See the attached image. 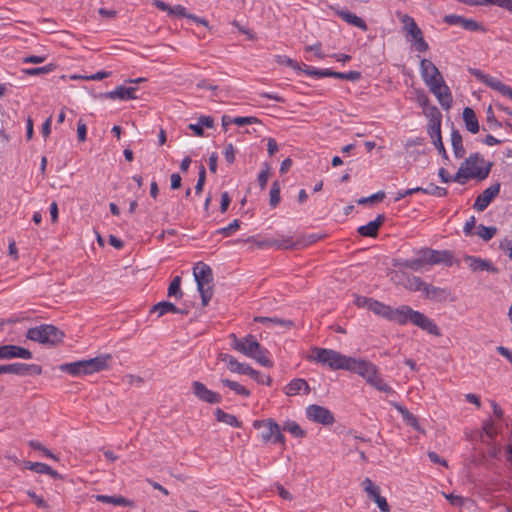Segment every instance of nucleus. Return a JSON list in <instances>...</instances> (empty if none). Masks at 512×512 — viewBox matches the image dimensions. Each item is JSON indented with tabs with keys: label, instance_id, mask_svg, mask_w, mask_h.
Masks as SVG:
<instances>
[{
	"label": "nucleus",
	"instance_id": "1",
	"mask_svg": "<svg viewBox=\"0 0 512 512\" xmlns=\"http://www.w3.org/2000/svg\"><path fill=\"white\" fill-rule=\"evenodd\" d=\"M393 323L400 326L410 323L426 331L428 334L441 336L439 327L432 319L427 317L424 313L414 310L409 305H400L395 308Z\"/></svg>",
	"mask_w": 512,
	"mask_h": 512
},
{
	"label": "nucleus",
	"instance_id": "2",
	"mask_svg": "<svg viewBox=\"0 0 512 512\" xmlns=\"http://www.w3.org/2000/svg\"><path fill=\"white\" fill-rule=\"evenodd\" d=\"M346 370L358 374L378 391L387 394L395 393L392 387L384 383L383 379L379 376L377 366L368 360L350 357Z\"/></svg>",
	"mask_w": 512,
	"mask_h": 512
},
{
	"label": "nucleus",
	"instance_id": "3",
	"mask_svg": "<svg viewBox=\"0 0 512 512\" xmlns=\"http://www.w3.org/2000/svg\"><path fill=\"white\" fill-rule=\"evenodd\" d=\"M477 163H484V159L479 152L471 153L464 161L457 173L452 176V181L465 184L467 179H477L482 181L486 179L494 165L493 162H487L484 167H477Z\"/></svg>",
	"mask_w": 512,
	"mask_h": 512
},
{
	"label": "nucleus",
	"instance_id": "4",
	"mask_svg": "<svg viewBox=\"0 0 512 512\" xmlns=\"http://www.w3.org/2000/svg\"><path fill=\"white\" fill-rule=\"evenodd\" d=\"M350 356L341 354L338 351L313 347L311 354L307 357L309 361L329 367L331 370H346Z\"/></svg>",
	"mask_w": 512,
	"mask_h": 512
},
{
	"label": "nucleus",
	"instance_id": "5",
	"mask_svg": "<svg viewBox=\"0 0 512 512\" xmlns=\"http://www.w3.org/2000/svg\"><path fill=\"white\" fill-rule=\"evenodd\" d=\"M25 336L28 340L55 347L63 342L65 333L52 324H41L29 328Z\"/></svg>",
	"mask_w": 512,
	"mask_h": 512
},
{
	"label": "nucleus",
	"instance_id": "6",
	"mask_svg": "<svg viewBox=\"0 0 512 512\" xmlns=\"http://www.w3.org/2000/svg\"><path fill=\"white\" fill-rule=\"evenodd\" d=\"M193 275L197 283V289L201 296L202 306H207L213 296V272L211 267L203 262H198L193 268Z\"/></svg>",
	"mask_w": 512,
	"mask_h": 512
},
{
	"label": "nucleus",
	"instance_id": "7",
	"mask_svg": "<svg viewBox=\"0 0 512 512\" xmlns=\"http://www.w3.org/2000/svg\"><path fill=\"white\" fill-rule=\"evenodd\" d=\"M253 427L261 430V439L264 443L284 444V435L281 433L280 426L273 419L255 420Z\"/></svg>",
	"mask_w": 512,
	"mask_h": 512
},
{
	"label": "nucleus",
	"instance_id": "8",
	"mask_svg": "<svg viewBox=\"0 0 512 512\" xmlns=\"http://www.w3.org/2000/svg\"><path fill=\"white\" fill-rule=\"evenodd\" d=\"M152 4L161 11H166L170 17H185L197 24L209 27L208 21L205 18L196 16L195 14L188 13L187 9L182 5L169 6L162 0H153Z\"/></svg>",
	"mask_w": 512,
	"mask_h": 512
},
{
	"label": "nucleus",
	"instance_id": "9",
	"mask_svg": "<svg viewBox=\"0 0 512 512\" xmlns=\"http://www.w3.org/2000/svg\"><path fill=\"white\" fill-rule=\"evenodd\" d=\"M230 338L232 339V348L247 357L254 356L255 350L260 349V343L252 334L244 338H238L235 334H231Z\"/></svg>",
	"mask_w": 512,
	"mask_h": 512
},
{
	"label": "nucleus",
	"instance_id": "10",
	"mask_svg": "<svg viewBox=\"0 0 512 512\" xmlns=\"http://www.w3.org/2000/svg\"><path fill=\"white\" fill-rule=\"evenodd\" d=\"M241 242L253 243L257 248H265V247H276L278 249L290 250L295 249L296 243H294L291 237H283L282 239L275 238H265L262 240H257L254 236H250L245 240H240Z\"/></svg>",
	"mask_w": 512,
	"mask_h": 512
},
{
	"label": "nucleus",
	"instance_id": "11",
	"mask_svg": "<svg viewBox=\"0 0 512 512\" xmlns=\"http://www.w3.org/2000/svg\"><path fill=\"white\" fill-rule=\"evenodd\" d=\"M414 281L417 282L414 291H422L426 298L438 302L448 300L449 292L446 289L428 284L419 277H414Z\"/></svg>",
	"mask_w": 512,
	"mask_h": 512
},
{
	"label": "nucleus",
	"instance_id": "12",
	"mask_svg": "<svg viewBox=\"0 0 512 512\" xmlns=\"http://www.w3.org/2000/svg\"><path fill=\"white\" fill-rule=\"evenodd\" d=\"M306 416L309 420L324 426L332 425L335 422L333 413L326 407L311 404L306 408Z\"/></svg>",
	"mask_w": 512,
	"mask_h": 512
},
{
	"label": "nucleus",
	"instance_id": "13",
	"mask_svg": "<svg viewBox=\"0 0 512 512\" xmlns=\"http://www.w3.org/2000/svg\"><path fill=\"white\" fill-rule=\"evenodd\" d=\"M8 373L19 376L41 375L42 367L37 364L11 363L0 365V374Z\"/></svg>",
	"mask_w": 512,
	"mask_h": 512
},
{
	"label": "nucleus",
	"instance_id": "14",
	"mask_svg": "<svg viewBox=\"0 0 512 512\" xmlns=\"http://www.w3.org/2000/svg\"><path fill=\"white\" fill-rule=\"evenodd\" d=\"M431 93L437 98L439 104L444 110H449L452 107L453 97L450 88L439 80L427 85Z\"/></svg>",
	"mask_w": 512,
	"mask_h": 512
},
{
	"label": "nucleus",
	"instance_id": "15",
	"mask_svg": "<svg viewBox=\"0 0 512 512\" xmlns=\"http://www.w3.org/2000/svg\"><path fill=\"white\" fill-rule=\"evenodd\" d=\"M424 260L428 265L445 264L451 266L453 264L454 254L448 250H433L430 248H423Z\"/></svg>",
	"mask_w": 512,
	"mask_h": 512
},
{
	"label": "nucleus",
	"instance_id": "16",
	"mask_svg": "<svg viewBox=\"0 0 512 512\" xmlns=\"http://www.w3.org/2000/svg\"><path fill=\"white\" fill-rule=\"evenodd\" d=\"M362 486L369 498L377 504L381 512H390L391 508L386 498L380 495V488L375 485L370 478H365L362 481Z\"/></svg>",
	"mask_w": 512,
	"mask_h": 512
},
{
	"label": "nucleus",
	"instance_id": "17",
	"mask_svg": "<svg viewBox=\"0 0 512 512\" xmlns=\"http://www.w3.org/2000/svg\"><path fill=\"white\" fill-rule=\"evenodd\" d=\"M192 392L200 400L209 404H218L221 402L222 397L217 392L208 389L202 382H192Z\"/></svg>",
	"mask_w": 512,
	"mask_h": 512
},
{
	"label": "nucleus",
	"instance_id": "18",
	"mask_svg": "<svg viewBox=\"0 0 512 512\" xmlns=\"http://www.w3.org/2000/svg\"><path fill=\"white\" fill-rule=\"evenodd\" d=\"M500 192V183H494L479 194L473 204L477 211H484L489 204L498 196Z\"/></svg>",
	"mask_w": 512,
	"mask_h": 512
},
{
	"label": "nucleus",
	"instance_id": "19",
	"mask_svg": "<svg viewBox=\"0 0 512 512\" xmlns=\"http://www.w3.org/2000/svg\"><path fill=\"white\" fill-rule=\"evenodd\" d=\"M420 72L426 85L439 80L443 83V75L431 60L424 58L420 61Z\"/></svg>",
	"mask_w": 512,
	"mask_h": 512
},
{
	"label": "nucleus",
	"instance_id": "20",
	"mask_svg": "<svg viewBox=\"0 0 512 512\" xmlns=\"http://www.w3.org/2000/svg\"><path fill=\"white\" fill-rule=\"evenodd\" d=\"M32 357V352L27 348L12 344L0 346V359L2 360L14 358L31 359Z\"/></svg>",
	"mask_w": 512,
	"mask_h": 512
},
{
	"label": "nucleus",
	"instance_id": "21",
	"mask_svg": "<svg viewBox=\"0 0 512 512\" xmlns=\"http://www.w3.org/2000/svg\"><path fill=\"white\" fill-rule=\"evenodd\" d=\"M137 87H126L124 85H119L115 88L113 91L101 93V98H107V99H120L123 101L126 100H134L138 99V96L136 95Z\"/></svg>",
	"mask_w": 512,
	"mask_h": 512
},
{
	"label": "nucleus",
	"instance_id": "22",
	"mask_svg": "<svg viewBox=\"0 0 512 512\" xmlns=\"http://www.w3.org/2000/svg\"><path fill=\"white\" fill-rule=\"evenodd\" d=\"M219 360L226 362L228 369L233 373L244 374V375L256 374L255 369L252 368L249 364L238 362L237 359L230 354L221 353L219 355Z\"/></svg>",
	"mask_w": 512,
	"mask_h": 512
},
{
	"label": "nucleus",
	"instance_id": "23",
	"mask_svg": "<svg viewBox=\"0 0 512 512\" xmlns=\"http://www.w3.org/2000/svg\"><path fill=\"white\" fill-rule=\"evenodd\" d=\"M385 220L386 216L384 214H379L375 220L358 227L357 232L362 237L375 238L378 236L379 229L384 224Z\"/></svg>",
	"mask_w": 512,
	"mask_h": 512
},
{
	"label": "nucleus",
	"instance_id": "24",
	"mask_svg": "<svg viewBox=\"0 0 512 512\" xmlns=\"http://www.w3.org/2000/svg\"><path fill=\"white\" fill-rule=\"evenodd\" d=\"M465 261L469 263L472 271H487L491 273H498V268L495 267L490 260L482 259L476 256H466Z\"/></svg>",
	"mask_w": 512,
	"mask_h": 512
},
{
	"label": "nucleus",
	"instance_id": "25",
	"mask_svg": "<svg viewBox=\"0 0 512 512\" xmlns=\"http://www.w3.org/2000/svg\"><path fill=\"white\" fill-rule=\"evenodd\" d=\"M112 359L110 354H103L87 360L88 373L93 374L109 368Z\"/></svg>",
	"mask_w": 512,
	"mask_h": 512
},
{
	"label": "nucleus",
	"instance_id": "26",
	"mask_svg": "<svg viewBox=\"0 0 512 512\" xmlns=\"http://www.w3.org/2000/svg\"><path fill=\"white\" fill-rule=\"evenodd\" d=\"M391 405L401 414L407 425L413 427L418 432H424L423 428L419 425L416 416L412 414L405 406L397 402H391Z\"/></svg>",
	"mask_w": 512,
	"mask_h": 512
},
{
	"label": "nucleus",
	"instance_id": "27",
	"mask_svg": "<svg viewBox=\"0 0 512 512\" xmlns=\"http://www.w3.org/2000/svg\"><path fill=\"white\" fill-rule=\"evenodd\" d=\"M335 14L346 21L348 24L353 25L363 31L368 29L366 22L362 18L348 10L336 9Z\"/></svg>",
	"mask_w": 512,
	"mask_h": 512
},
{
	"label": "nucleus",
	"instance_id": "28",
	"mask_svg": "<svg viewBox=\"0 0 512 512\" xmlns=\"http://www.w3.org/2000/svg\"><path fill=\"white\" fill-rule=\"evenodd\" d=\"M370 311L376 314L379 317H382L390 322H393L395 308L380 302L378 300H374L372 303V307H370Z\"/></svg>",
	"mask_w": 512,
	"mask_h": 512
},
{
	"label": "nucleus",
	"instance_id": "29",
	"mask_svg": "<svg viewBox=\"0 0 512 512\" xmlns=\"http://www.w3.org/2000/svg\"><path fill=\"white\" fill-rule=\"evenodd\" d=\"M483 84L512 99V88L509 85L502 83L497 78L487 75L483 81Z\"/></svg>",
	"mask_w": 512,
	"mask_h": 512
},
{
	"label": "nucleus",
	"instance_id": "30",
	"mask_svg": "<svg viewBox=\"0 0 512 512\" xmlns=\"http://www.w3.org/2000/svg\"><path fill=\"white\" fill-rule=\"evenodd\" d=\"M463 120L465 123L466 129L472 133L476 134L479 132V122L476 117L474 110L471 107H465L463 109Z\"/></svg>",
	"mask_w": 512,
	"mask_h": 512
},
{
	"label": "nucleus",
	"instance_id": "31",
	"mask_svg": "<svg viewBox=\"0 0 512 512\" xmlns=\"http://www.w3.org/2000/svg\"><path fill=\"white\" fill-rule=\"evenodd\" d=\"M451 144L454 156L458 159L463 158L465 156L466 151L463 146L462 135L459 132V130L454 127L452 128L451 131Z\"/></svg>",
	"mask_w": 512,
	"mask_h": 512
},
{
	"label": "nucleus",
	"instance_id": "32",
	"mask_svg": "<svg viewBox=\"0 0 512 512\" xmlns=\"http://www.w3.org/2000/svg\"><path fill=\"white\" fill-rule=\"evenodd\" d=\"M96 500L98 502L107 503V504H113V505H119V506H134V502L132 500H129L123 496H117V495H103L98 494L95 496Z\"/></svg>",
	"mask_w": 512,
	"mask_h": 512
},
{
	"label": "nucleus",
	"instance_id": "33",
	"mask_svg": "<svg viewBox=\"0 0 512 512\" xmlns=\"http://www.w3.org/2000/svg\"><path fill=\"white\" fill-rule=\"evenodd\" d=\"M214 415L218 422H222L236 428L242 427V422L239 421L236 416L226 413L221 408H216Z\"/></svg>",
	"mask_w": 512,
	"mask_h": 512
},
{
	"label": "nucleus",
	"instance_id": "34",
	"mask_svg": "<svg viewBox=\"0 0 512 512\" xmlns=\"http://www.w3.org/2000/svg\"><path fill=\"white\" fill-rule=\"evenodd\" d=\"M178 307L170 302V301H160L156 304H154L151 309L150 313H157L158 317H161L165 315L166 313H177Z\"/></svg>",
	"mask_w": 512,
	"mask_h": 512
},
{
	"label": "nucleus",
	"instance_id": "35",
	"mask_svg": "<svg viewBox=\"0 0 512 512\" xmlns=\"http://www.w3.org/2000/svg\"><path fill=\"white\" fill-rule=\"evenodd\" d=\"M418 253L420 254L419 258L403 260L400 262L399 265L403 268L411 269V270H418V269L422 268L423 266H425L427 264V262L424 260L423 249L419 250Z\"/></svg>",
	"mask_w": 512,
	"mask_h": 512
},
{
	"label": "nucleus",
	"instance_id": "36",
	"mask_svg": "<svg viewBox=\"0 0 512 512\" xmlns=\"http://www.w3.org/2000/svg\"><path fill=\"white\" fill-rule=\"evenodd\" d=\"M268 350L260 345V349L255 350L254 356H250V358L254 359L260 365L264 367H272L273 362L267 357Z\"/></svg>",
	"mask_w": 512,
	"mask_h": 512
},
{
	"label": "nucleus",
	"instance_id": "37",
	"mask_svg": "<svg viewBox=\"0 0 512 512\" xmlns=\"http://www.w3.org/2000/svg\"><path fill=\"white\" fill-rule=\"evenodd\" d=\"M168 297H174L175 299H180L183 296V292L181 290V277L175 276L173 280L170 282L168 290Z\"/></svg>",
	"mask_w": 512,
	"mask_h": 512
},
{
	"label": "nucleus",
	"instance_id": "38",
	"mask_svg": "<svg viewBox=\"0 0 512 512\" xmlns=\"http://www.w3.org/2000/svg\"><path fill=\"white\" fill-rule=\"evenodd\" d=\"M221 383L223 384V386L230 388L231 390H233L234 392H236L237 394H239L243 397L250 396V391L246 387H244L243 385L239 384L236 381H232V380L224 378V379H221Z\"/></svg>",
	"mask_w": 512,
	"mask_h": 512
},
{
	"label": "nucleus",
	"instance_id": "39",
	"mask_svg": "<svg viewBox=\"0 0 512 512\" xmlns=\"http://www.w3.org/2000/svg\"><path fill=\"white\" fill-rule=\"evenodd\" d=\"M283 430L291 433L294 437L303 438L306 436V431L303 430L298 423L289 420L283 425Z\"/></svg>",
	"mask_w": 512,
	"mask_h": 512
},
{
	"label": "nucleus",
	"instance_id": "40",
	"mask_svg": "<svg viewBox=\"0 0 512 512\" xmlns=\"http://www.w3.org/2000/svg\"><path fill=\"white\" fill-rule=\"evenodd\" d=\"M299 71L316 78L330 77L331 74V69H317L306 64H303V67H301Z\"/></svg>",
	"mask_w": 512,
	"mask_h": 512
},
{
	"label": "nucleus",
	"instance_id": "41",
	"mask_svg": "<svg viewBox=\"0 0 512 512\" xmlns=\"http://www.w3.org/2000/svg\"><path fill=\"white\" fill-rule=\"evenodd\" d=\"M55 68H56V64L50 63V64H47L42 67L25 68V69H22V72L28 76H36V75H40V74L50 73L53 70H55Z\"/></svg>",
	"mask_w": 512,
	"mask_h": 512
},
{
	"label": "nucleus",
	"instance_id": "42",
	"mask_svg": "<svg viewBox=\"0 0 512 512\" xmlns=\"http://www.w3.org/2000/svg\"><path fill=\"white\" fill-rule=\"evenodd\" d=\"M330 77L340 80L358 81L362 75L359 71L337 72L331 70Z\"/></svg>",
	"mask_w": 512,
	"mask_h": 512
},
{
	"label": "nucleus",
	"instance_id": "43",
	"mask_svg": "<svg viewBox=\"0 0 512 512\" xmlns=\"http://www.w3.org/2000/svg\"><path fill=\"white\" fill-rule=\"evenodd\" d=\"M423 113L429 119L428 123L442 122V114L435 105L429 104L423 108Z\"/></svg>",
	"mask_w": 512,
	"mask_h": 512
},
{
	"label": "nucleus",
	"instance_id": "44",
	"mask_svg": "<svg viewBox=\"0 0 512 512\" xmlns=\"http://www.w3.org/2000/svg\"><path fill=\"white\" fill-rule=\"evenodd\" d=\"M421 193L429 194L437 197H445L448 193L447 189L430 183L428 187H418Z\"/></svg>",
	"mask_w": 512,
	"mask_h": 512
},
{
	"label": "nucleus",
	"instance_id": "45",
	"mask_svg": "<svg viewBox=\"0 0 512 512\" xmlns=\"http://www.w3.org/2000/svg\"><path fill=\"white\" fill-rule=\"evenodd\" d=\"M324 238H325V235H319L316 233L306 235V236L302 237L301 239L294 241V243H296L295 248H297L299 246H301V247L309 246V245L314 244L317 241L322 240Z\"/></svg>",
	"mask_w": 512,
	"mask_h": 512
},
{
	"label": "nucleus",
	"instance_id": "46",
	"mask_svg": "<svg viewBox=\"0 0 512 512\" xmlns=\"http://www.w3.org/2000/svg\"><path fill=\"white\" fill-rule=\"evenodd\" d=\"M280 190H281V188H280L279 181H274L271 185L270 199H269V203L272 208H275L280 203V200H281Z\"/></svg>",
	"mask_w": 512,
	"mask_h": 512
},
{
	"label": "nucleus",
	"instance_id": "47",
	"mask_svg": "<svg viewBox=\"0 0 512 512\" xmlns=\"http://www.w3.org/2000/svg\"><path fill=\"white\" fill-rule=\"evenodd\" d=\"M462 28L471 32L479 31L485 33L487 31V29L481 23L477 22L476 20L467 18H464L462 21Z\"/></svg>",
	"mask_w": 512,
	"mask_h": 512
},
{
	"label": "nucleus",
	"instance_id": "48",
	"mask_svg": "<svg viewBox=\"0 0 512 512\" xmlns=\"http://www.w3.org/2000/svg\"><path fill=\"white\" fill-rule=\"evenodd\" d=\"M477 234L479 237H481L484 241H489L493 238V236L496 234L497 229L494 226H485L483 224H479Z\"/></svg>",
	"mask_w": 512,
	"mask_h": 512
},
{
	"label": "nucleus",
	"instance_id": "49",
	"mask_svg": "<svg viewBox=\"0 0 512 512\" xmlns=\"http://www.w3.org/2000/svg\"><path fill=\"white\" fill-rule=\"evenodd\" d=\"M24 468L31 470L38 474H46L47 471H49V465L41 462H31V461H25Z\"/></svg>",
	"mask_w": 512,
	"mask_h": 512
},
{
	"label": "nucleus",
	"instance_id": "50",
	"mask_svg": "<svg viewBox=\"0 0 512 512\" xmlns=\"http://www.w3.org/2000/svg\"><path fill=\"white\" fill-rule=\"evenodd\" d=\"M385 198V192L384 191H378L368 197H362L357 200V203L359 205L364 204H375L378 202H381Z\"/></svg>",
	"mask_w": 512,
	"mask_h": 512
},
{
	"label": "nucleus",
	"instance_id": "51",
	"mask_svg": "<svg viewBox=\"0 0 512 512\" xmlns=\"http://www.w3.org/2000/svg\"><path fill=\"white\" fill-rule=\"evenodd\" d=\"M270 169H271L270 165L267 162H265L263 164V168L261 169V171L259 172V174L257 176V181H258V184H259V187L261 190L266 188L269 174H270Z\"/></svg>",
	"mask_w": 512,
	"mask_h": 512
},
{
	"label": "nucleus",
	"instance_id": "52",
	"mask_svg": "<svg viewBox=\"0 0 512 512\" xmlns=\"http://www.w3.org/2000/svg\"><path fill=\"white\" fill-rule=\"evenodd\" d=\"M301 384H303L301 378L293 379L284 387V393L288 396L298 394L301 391Z\"/></svg>",
	"mask_w": 512,
	"mask_h": 512
},
{
	"label": "nucleus",
	"instance_id": "53",
	"mask_svg": "<svg viewBox=\"0 0 512 512\" xmlns=\"http://www.w3.org/2000/svg\"><path fill=\"white\" fill-rule=\"evenodd\" d=\"M275 62L278 63L279 65H285V66L291 67L294 70L299 71L301 69V66L299 65V63L297 61H295L285 55H276Z\"/></svg>",
	"mask_w": 512,
	"mask_h": 512
},
{
	"label": "nucleus",
	"instance_id": "54",
	"mask_svg": "<svg viewBox=\"0 0 512 512\" xmlns=\"http://www.w3.org/2000/svg\"><path fill=\"white\" fill-rule=\"evenodd\" d=\"M240 225V220L235 219L228 226L218 229L217 233L222 234L224 237H229L240 228Z\"/></svg>",
	"mask_w": 512,
	"mask_h": 512
},
{
	"label": "nucleus",
	"instance_id": "55",
	"mask_svg": "<svg viewBox=\"0 0 512 512\" xmlns=\"http://www.w3.org/2000/svg\"><path fill=\"white\" fill-rule=\"evenodd\" d=\"M427 133L432 139V142H434V139H441V122H433L428 123L427 125Z\"/></svg>",
	"mask_w": 512,
	"mask_h": 512
},
{
	"label": "nucleus",
	"instance_id": "56",
	"mask_svg": "<svg viewBox=\"0 0 512 512\" xmlns=\"http://www.w3.org/2000/svg\"><path fill=\"white\" fill-rule=\"evenodd\" d=\"M59 370L64 373H68L74 377L81 376L80 370L76 365V361L72 363H63L59 365Z\"/></svg>",
	"mask_w": 512,
	"mask_h": 512
},
{
	"label": "nucleus",
	"instance_id": "57",
	"mask_svg": "<svg viewBox=\"0 0 512 512\" xmlns=\"http://www.w3.org/2000/svg\"><path fill=\"white\" fill-rule=\"evenodd\" d=\"M482 429L485 436L488 437L490 440H493L498 434V431L495 428V425L491 419L484 421Z\"/></svg>",
	"mask_w": 512,
	"mask_h": 512
},
{
	"label": "nucleus",
	"instance_id": "58",
	"mask_svg": "<svg viewBox=\"0 0 512 512\" xmlns=\"http://www.w3.org/2000/svg\"><path fill=\"white\" fill-rule=\"evenodd\" d=\"M206 181V169L204 165H200L199 167V173H198V180L195 185V193L200 194L203 191V187Z\"/></svg>",
	"mask_w": 512,
	"mask_h": 512
},
{
	"label": "nucleus",
	"instance_id": "59",
	"mask_svg": "<svg viewBox=\"0 0 512 512\" xmlns=\"http://www.w3.org/2000/svg\"><path fill=\"white\" fill-rule=\"evenodd\" d=\"M233 124L237 126H244L250 124L260 123V120L254 116H246V117H235L232 119Z\"/></svg>",
	"mask_w": 512,
	"mask_h": 512
},
{
	"label": "nucleus",
	"instance_id": "60",
	"mask_svg": "<svg viewBox=\"0 0 512 512\" xmlns=\"http://www.w3.org/2000/svg\"><path fill=\"white\" fill-rule=\"evenodd\" d=\"M256 374H247L253 380H255L259 384H263L266 386H270L272 384V378L268 375H263L259 371L255 370Z\"/></svg>",
	"mask_w": 512,
	"mask_h": 512
},
{
	"label": "nucleus",
	"instance_id": "61",
	"mask_svg": "<svg viewBox=\"0 0 512 512\" xmlns=\"http://www.w3.org/2000/svg\"><path fill=\"white\" fill-rule=\"evenodd\" d=\"M415 94H416V101L422 108H424L430 104V99L423 89H421V88L415 89Z\"/></svg>",
	"mask_w": 512,
	"mask_h": 512
},
{
	"label": "nucleus",
	"instance_id": "62",
	"mask_svg": "<svg viewBox=\"0 0 512 512\" xmlns=\"http://www.w3.org/2000/svg\"><path fill=\"white\" fill-rule=\"evenodd\" d=\"M27 495L32 499V501L35 503V505L38 508H41V509L49 508V505L47 504V502L41 496H38L34 491L28 490Z\"/></svg>",
	"mask_w": 512,
	"mask_h": 512
},
{
	"label": "nucleus",
	"instance_id": "63",
	"mask_svg": "<svg viewBox=\"0 0 512 512\" xmlns=\"http://www.w3.org/2000/svg\"><path fill=\"white\" fill-rule=\"evenodd\" d=\"M486 115H487V122L490 124V127H492V128H500V127H502V123L499 122L495 118V115H494V112H493V109H492L491 105L488 106L487 111H486Z\"/></svg>",
	"mask_w": 512,
	"mask_h": 512
},
{
	"label": "nucleus",
	"instance_id": "64",
	"mask_svg": "<svg viewBox=\"0 0 512 512\" xmlns=\"http://www.w3.org/2000/svg\"><path fill=\"white\" fill-rule=\"evenodd\" d=\"M464 17L456 14H448L443 17V21L448 25H459L462 27Z\"/></svg>",
	"mask_w": 512,
	"mask_h": 512
}]
</instances>
